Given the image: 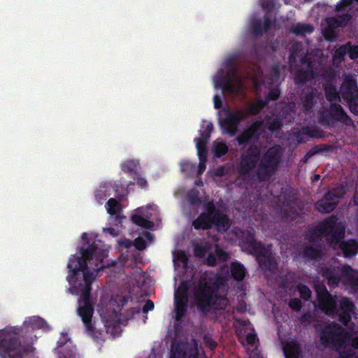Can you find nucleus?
Segmentation results:
<instances>
[{
    "label": "nucleus",
    "instance_id": "nucleus-1",
    "mask_svg": "<svg viewBox=\"0 0 358 358\" xmlns=\"http://www.w3.org/2000/svg\"><path fill=\"white\" fill-rule=\"evenodd\" d=\"M81 238L86 241L88 246L87 248H80L79 254L73 255L69 258L67 265L69 271L66 280L71 285L69 292L73 294L80 295L77 313L80 317L87 332L92 336L95 334V327L92 320L94 310L91 303L92 284L97 273L104 266H96L93 268L92 271L90 270L87 262L93 259L98 246L94 242L90 244L86 233H83Z\"/></svg>",
    "mask_w": 358,
    "mask_h": 358
},
{
    "label": "nucleus",
    "instance_id": "nucleus-2",
    "mask_svg": "<svg viewBox=\"0 0 358 358\" xmlns=\"http://www.w3.org/2000/svg\"><path fill=\"white\" fill-rule=\"evenodd\" d=\"M282 155L283 149L280 145L268 148L262 155L260 148L251 144L241 156L238 173L241 176H250L255 171L254 176L259 182L268 181L278 171Z\"/></svg>",
    "mask_w": 358,
    "mask_h": 358
},
{
    "label": "nucleus",
    "instance_id": "nucleus-3",
    "mask_svg": "<svg viewBox=\"0 0 358 358\" xmlns=\"http://www.w3.org/2000/svg\"><path fill=\"white\" fill-rule=\"evenodd\" d=\"M224 285V279L217 274L202 275L194 294L199 309L203 312L225 309L227 299L219 294V289Z\"/></svg>",
    "mask_w": 358,
    "mask_h": 358
},
{
    "label": "nucleus",
    "instance_id": "nucleus-4",
    "mask_svg": "<svg viewBox=\"0 0 358 358\" xmlns=\"http://www.w3.org/2000/svg\"><path fill=\"white\" fill-rule=\"evenodd\" d=\"M33 348L22 345L15 329H0V358H31Z\"/></svg>",
    "mask_w": 358,
    "mask_h": 358
},
{
    "label": "nucleus",
    "instance_id": "nucleus-5",
    "mask_svg": "<svg viewBox=\"0 0 358 358\" xmlns=\"http://www.w3.org/2000/svg\"><path fill=\"white\" fill-rule=\"evenodd\" d=\"M345 231V226L338 222L335 215H331L310 231L306 239L310 243H315L320 238L326 237L327 243L335 246L341 239H343Z\"/></svg>",
    "mask_w": 358,
    "mask_h": 358
},
{
    "label": "nucleus",
    "instance_id": "nucleus-6",
    "mask_svg": "<svg viewBox=\"0 0 358 358\" xmlns=\"http://www.w3.org/2000/svg\"><path fill=\"white\" fill-rule=\"evenodd\" d=\"M350 338V333L338 324L332 322L322 329L320 342L324 348L338 351L349 345Z\"/></svg>",
    "mask_w": 358,
    "mask_h": 358
},
{
    "label": "nucleus",
    "instance_id": "nucleus-7",
    "mask_svg": "<svg viewBox=\"0 0 358 358\" xmlns=\"http://www.w3.org/2000/svg\"><path fill=\"white\" fill-rule=\"evenodd\" d=\"M337 122L346 126L353 125L352 120L340 104L331 103L328 110L320 112L319 122L322 126L331 127Z\"/></svg>",
    "mask_w": 358,
    "mask_h": 358
},
{
    "label": "nucleus",
    "instance_id": "nucleus-8",
    "mask_svg": "<svg viewBox=\"0 0 358 358\" xmlns=\"http://www.w3.org/2000/svg\"><path fill=\"white\" fill-rule=\"evenodd\" d=\"M343 99L348 103L350 111L358 115V87L357 82L350 76L345 78L340 87Z\"/></svg>",
    "mask_w": 358,
    "mask_h": 358
},
{
    "label": "nucleus",
    "instance_id": "nucleus-9",
    "mask_svg": "<svg viewBox=\"0 0 358 358\" xmlns=\"http://www.w3.org/2000/svg\"><path fill=\"white\" fill-rule=\"evenodd\" d=\"M346 187L340 185L327 192L323 198L317 203V208L323 213H329L335 210L339 200L346 194Z\"/></svg>",
    "mask_w": 358,
    "mask_h": 358
},
{
    "label": "nucleus",
    "instance_id": "nucleus-10",
    "mask_svg": "<svg viewBox=\"0 0 358 358\" xmlns=\"http://www.w3.org/2000/svg\"><path fill=\"white\" fill-rule=\"evenodd\" d=\"M245 114L242 110H231L229 108L224 110V117L220 119V125L222 132L234 136L241 122L245 119Z\"/></svg>",
    "mask_w": 358,
    "mask_h": 358
},
{
    "label": "nucleus",
    "instance_id": "nucleus-11",
    "mask_svg": "<svg viewBox=\"0 0 358 358\" xmlns=\"http://www.w3.org/2000/svg\"><path fill=\"white\" fill-rule=\"evenodd\" d=\"M259 266L264 270L274 272L277 269L278 262L271 250V245H264L257 253L253 255Z\"/></svg>",
    "mask_w": 358,
    "mask_h": 358
},
{
    "label": "nucleus",
    "instance_id": "nucleus-12",
    "mask_svg": "<svg viewBox=\"0 0 358 358\" xmlns=\"http://www.w3.org/2000/svg\"><path fill=\"white\" fill-rule=\"evenodd\" d=\"M315 291L320 308L327 314L334 313L337 309L336 297L324 285L316 287Z\"/></svg>",
    "mask_w": 358,
    "mask_h": 358
},
{
    "label": "nucleus",
    "instance_id": "nucleus-13",
    "mask_svg": "<svg viewBox=\"0 0 358 358\" xmlns=\"http://www.w3.org/2000/svg\"><path fill=\"white\" fill-rule=\"evenodd\" d=\"M213 201L205 206V210L192 222V227L196 230H209L212 229Z\"/></svg>",
    "mask_w": 358,
    "mask_h": 358
},
{
    "label": "nucleus",
    "instance_id": "nucleus-14",
    "mask_svg": "<svg viewBox=\"0 0 358 358\" xmlns=\"http://www.w3.org/2000/svg\"><path fill=\"white\" fill-rule=\"evenodd\" d=\"M212 228L220 233L226 232L231 227V222L229 216L215 207L213 202Z\"/></svg>",
    "mask_w": 358,
    "mask_h": 358
},
{
    "label": "nucleus",
    "instance_id": "nucleus-15",
    "mask_svg": "<svg viewBox=\"0 0 358 358\" xmlns=\"http://www.w3.org/2000/svg\"><path fill=\"white\" fill-rule=\"evenodd\" d=\"M241 234L240 245L248 253L253 255L264 245L262 243L257 241L253 231H243Z\"/></svg>",
    "mask_w": 358,
    "mask_h": 358
},
{
    "label": "nucleus",
    "instance_id": "nucleus-16",
    "mask_svg": "<svg viewBox=\"0 0 358 358\" xmlns=\"http://www.w3.org/2000/svg\"><path fill=\"white\" fill-rule=\"evenodd\" d=\"M215 86L220 87L223 92L231 94H237L243 89V83L241 79H236V82H231L225 75L220 76L215 82Z\"/></svg>",
    "mask_w": 358,
    "mask_h": 358
},
{
    "label": "nucleus",
    "instance_id": "nucleus-17",
    "mask_svg": "<svg viewBox=\"0 0 358 358\" xmlns=\"http://www.w3.org/2000/svg\"><path fill=\"white\" fill-rule=\"evenodd\" d=\"M355 303L348 297L341 298L338 321L347 326L352 320V315L355 313Z\"/></svg>",
    "mask_w": 358,
    "mask_h": 358
},
{
    "label": "nucleus",
    "instance_id": "nucleus-18",
    "mask_svg": "<svg viewBox=\"0 0 358 358\" xmlns=\"http://www.w3.org/2000/svg\"><path fill=\"white\" fill-rule=\"evenodd\" d=\"M317 76L316 71L313 69V64L308 62V69L300 68L296 70L294 75V83L297 85H304L305 83L314 80Z\"/></svg>",
    "mask_w": 358,
    "mask_h": 358
},
{
    "label": "nucleus",
    "instance_id": "nucleus-19",
    "mask_svg": "<svg viewBox=\"0 0 358 358\" xmlns=\"http://www.w3.org/2000/svg\"><path fill=\"white\" fill-rule=\"evenodd\" d=\"M259 124L254 122L246 127L237 137L236 141L239 145H244L249 143L252 138H258V130Z\"/></svg>",
    "mask_w": 358,
    "mask_h": 358
},
{
    "label": "nucleus",
    "instance_id": "nucleus-20",
    "mask_svg": "<svg viewBox=\"0 0 358 358\" xmlns=\"http://www.w3.org/2000/svg\"><path fill=\"white\" fill-rule=\"evenodd\" d=\"M317 99V90L312 87L304 89V94L301 96L303 107L305 111L310 112L313 108Z\"/></svg>",
    "mask_w": 358,
    "mask_h": 358
},
{
    "label": "nucleus",
    "instance_id": "nucleus-21",
    "mask_svg": "<svg viewBox=\"0 0 358 358\" xmlns=\"http://www.w3.org/2000/svg\"><path fill=\"white\" fill-rule=\"evenodd\" d=\"M66 336L61 337L57 341L56 350L57 351L58 358H77L78 355L69 345L67 344L69 340Z\"/></svg>",
    "mask_w": 358,
    "mask_h": 358
},
{
    "label": "nucleus",
    "instance_id": "nucleus-22",
    "mask_svg": "<svg viewBox=\"0 0 358 358\" xmlns=\"http://www.w3.org/2000/svg\"><path fill=\"white\" fill-rule=\"evenodd\" d=\"M335 245H332L334 248L336 246L342 251L344 257H350L355 256L358 253V241L356 239H350L348 241H341Z\"/></svg>",
    "mask_w": 358,
    "mask_h": 358
},
{
    "label": "nucleus",
    "instance_id": "nucleus-23",
    "mask_svg": "<svg viewBox=\"0 0 358 358\" xmlns=\"http://www.w3.org/2000/svg\"><path fill=\"white\" fill-rule=\"evenodd\" d=\"M285 358H301L302 349L296 341H287L282 348Z\"/></svg>",
    "mask_w": 358,
    "mask_h": 358
},
{
    "label": "nucleus",
    "instance_id": "nucleus-24",
    "mask_svg": "<svg viewBox=\"0 0 358 358\" xmlns=\"http://www.w3.org/2000/svg\"><path fill=\"white\" fill-rule=\"evenodd\" d=\"M231 278L236 281H242L246 274V269L243 264L238 262H233L230 266Z\"/></svg>",
    "mask_w": 358,
    "mask_h": 358
},
{
    "label": "nucleus",
    "instance_id": "nucleus-25",
    "mask_svg": "<svg viewBox=\"0 0 358 358\" xmlns=\"http://www.w3.org/2000/svg\"><path fill=\"white\" fill-rule=\"evenodd\" d=\"M302 256L308 260H317L320 259L322 256L321 245L320 244L317 248L311 245L305 246L302 251Z\"/></svg>",
    "mask_w": 358,
    "mask_h": 358
},
{
    "label": "nucleus",
    "instance_id": "nucleus-26",
    "mask_svg": "<svg viewBox=\"0 0 358 358\" xmlns=\"http://www.w3.org/2000/svg\"><path fill=\"white\" fill-rule=\"evenodd\" d=\"M324 90L326 99L330 103L340 101V92L337 91L336 86L332 83L327 82L324 85Z\"/></svg>",
    "mask_w": 358,
    "mask_h": 358
},
{
    "label": "nucleus",
    "instance_id": "nucleus-27",
    "mask_svg": "<svg viewBox=\"0 0 358 358\" xmlns=\"http://www.w3.org/2000/svg\"><path fill=\"white\" fill-rule=\"evenodd\" d=\"M106 206L108 213L110 215H115L116 220L120 219L119 222H120L122 218L120 216V213L122 210L120 202L114 198H110L108 200Z\"/></svg>",
    "mask_w": 358,
    "mask_h": 358
},
{
    "label": "nucleus",
    "instance_id": "nucleus-28",
    "mask_svg": "<svg viewBox=\"0 0 358 358\" xmlns=\"http://www.w3.org/2000/svg\"><path fill=\"white\" fill-rule=\"evenodd\" d=\"M188 299H175L176 318L180 320L185 316L187 310Z\"/></svg>",
    "mask_w": 358,
    "mask_h": 358
},
{
    "label": "nucleus",
    "instance_id": "nucleus-29",
    "mask_svg": "<svg viewBox=\"0 0 358 358\" xmlns=\"http://www.w3.org/2000/svg\"><path fill=\"white\" fill-rule=\"evenodd\" d=\"M313 31V27L308 24L297 23L290 29V32L296 36H302L306 34H310Z\"/></svg>",
    "mask_w": 358,
    "mask_h": 358
},
{
    "label": "nucleus",
    "instance_id": "nucleus-30",
    "mask_svg": "<svg viewBox=\"0 0 358 358\" xmlns=\"http://www.w3.org/2000/svg\"><path fill=\"white\" fill-rule=\"evenodd\" d=\"M131 220L135 224L145 229H150L154 226V222L152 221L148 220L138 214L132 215Z\"/></svg>",
    "mask_w": 358,
    "mask_h": 358
},
{
    "label": "nucleus",
    "instance_id": "nucleus-31",
    "mask_svg": "<svg viewBox=\"0 0 358 358\" xmlns=\"http://www.w3.org/2000/svg\"><path fill=\"white\" fill-rule=\"evenodd\" d=\"M323 276L327 279L329 286L335 287L338 286L341 282L340 276L335 273L334 269L326 268L324 271Z\"/></svg>",
    "mask_w": 358,
    "mask_h": 358
},
{
    "label": "nucleus",
    "instance_id": "nucleus-32",
    "mask_svg": "<svg viewBox=\"0 0 358 358\" xmlns=\"http://www.w3.org/2000/svg\"><path fill=\"white\" fill-rule=\"evenodd\" d=\"M203 130H200L201 137L195 138V141L206 144L213 131V124L212 122H208L205 127L203 126Z\"/></svg>",
    "mask_w": 358,
    "mask_h": 358
},
{
    "label": "nucleus",
    "instance_id": "nucleus-33",
    "mask_svg": "<svg viewBox=\"0 0 358 358\" xmlns=\"http://www.w3.org/2000/svg\"><path fill=\"white\" fill-rule=\"evenodd\" d=\"M229 151V148L224 142L215 141L213 145V152L215 157L220 158Z\"/></svg>",
    "mask_w": 358,
    "mask_h": 358
},
{
    "label": "nucleus",
    "instance_id": "nucleus-34",
    "mask_svg": "<svg viewBox=\"0 0 358 358\" xmlns=\"http://www.w3.org/2000/svg\"><path fill=\"white\" fill-rule=\"evenodd\" d=\"M303 132H298L296 135L297 141L299 143H305L307 141L304 138L305 134L306 136H308L309 137H312V138L318 137L317 134L319 131L317 129H312L309 127H306V128L303 129Z\"/></svg>",
    "mask_w": 358,
    "mask_h": 358
},
{
    "label": "nucleus",
    "instance_id": "nucleus-35",
    "mask_svg": "<svg viewBox=\"0 0 358 358\" xmlns=\"http://www.w3.org/2000/svg\"><path fill=\"white\" fill-rule=\"evenodd\" d=\"M110 186L108 185H101L95 192V198L96 201L101 203L103 200H106L108 196L110 195L109 190Z\"/></svg>",
    "mask_w": 358,
    "mask_h": 358
},
{
    "label": "nucleus",
    "instance_id": "nucleus-36",
    "mask_svg": "<svg viewBox=\"0 0 358 358\" xmlns=\"http://www.w3.org/2000/svg\"><path fill=\"white\" fill-rule=\"evenodd\" d=\"M189 297V286L185 281L182 282L175 292L174 298L187 299Z\"/></svg>",
    "mask_w": 358,
    "mask_h": 358
},
{
    "label": "nucleus",
    "instance_id": "nucleus-37",
    "mask_svg": "<svg viewBox=\"0 0 358 358\" xmlns=\"http://www.w3.org/2000/svg\"><path fill=\"white\" fill-rule=\"evenodd\" d=\"M28 322L33 329H45L48 327L45 320L38 316L31 317Z\"/></svg>",
    "mask_w": 358,
    "mask_h": 358
},
{
    "label": "nucleus",
    "instance_id": "nucleus-38",
    "mask_svg": "<svg viewBox=\"0 0 358 358\" xmlns=\"http://www.w3.org/2000/svg\"><path fill=\"white\" fill-rule=\"evenodd\" d=\"M251 29L255 36H262L265 32L261 20H255L251 23Z\"/></svg>",
    "mask_w": 358,
    "mask_h": 358
},
{
    "label": "nucleus",
    "instance_id": "nucleus-39",
    "mask_svg": "<svg viewBox=\"0 0 358 358\" xmlns=\"http://www.w3.org/2000/svg\"><path fill=\"white\" fill-rule=\"evenodd\" d=\"M296 287L301 299L305 301H308L310 299L312 292L307 285L299 283Z\"/></svg>",
    "mask_w": 358,
    "mask_h": 358
},
{
    "label": "nucleus",
    "instance_id": "nucleus-40",
    "mask_svg": "<svg viewBox=\"0 0 358 358\" xmlns=\"http://www.w3.org/2000/svg\"><path fill=\"white\" fill-rule=\"evenodd\" d=\"M122 171L133 176L137 175L136 164L134 161L129 160L122 165Z\"/></svg>",
    "mask_w": 358,
    "mask_h": 358
},
{
    "label": "nucleus",
    "instance_id": "nucleus-41",
    "mask_svg": "<svg viewBox=\"0 0 358 358\" xmlns=\"http://www.w3.org/2000/svg\"><path fill=\"white\" fill-rule=\"evenodd\" d=\"M196 149L199 159L201 160H206L207 161V148L206 144L203 143H198L196 142Z\"/></svg>",
    "mask_w": 358,
    "mask_h": 358
},
{
    "label": "nucleus",
    "instance_id": "nucleus-42",
    "mask_svg": "<svg viewBox=\"0 0 358 358\" xmlns=\"http://www.w3.org/2000/svg\"><path fill=\"white\" fill-rule=\"evenodd\" d=\"M348 55L350 59L355 60L358 58V45H352L351 43H348Z\"/></svg>",
    "mask_w": 358,
    "mask_h": 358
},
{
    "label": "nucleus",
    "instance_id": "nucleus-43",
    "mask_svg": "<svg viewBox=\"0 0 358 358\" xmlns=\"http://www.w3.org/2000/svg\"><path fill=\"white\" fill-rule=\"evenodd\" d=\"M224 75L231 82H236V79H241L238 75V69L235 66H233L231 69L227 70Z\"/></svg>",
    "mask_w": 358,
    "mask_h": 358
},
{
    "label": "nucleus",
    "instance_id": "nucleus-44",
    "mask_svg": "<svg viewBox=\"0 0 358 358\" xmlns=\"http://www.w3.org/2000/svg\"><path fill=\"white\" fill-rule=\"evenodd\" d=\"M262 107L258 104H252L250 105L247 110H242L245 113V118L248 117L250 115H257L261 111Z\"/></svg>",
    "mask_w": 358,
    "mask_h": 358
},
{
    "label": "nucleus",
    "instance_id": "nucleus-45",
    "mask_svg": "<svg viewBox=\"0 0 358 358\" xmlns=\"http://www.w3.org/2000/svg\"><path fill=\"white\" fill-rule=\"evenodd\" d=\"M282 127V124L281 122V121L278 119V118H275V119H273L272 120L271 122H269L268 123V129L270 130L271 131H278L281 127Z\"/></svg>",
    "mask_w": 358,
    "mask_h": 358
},
{
    "label": "nucleus",
    "instance_id": "nucleus-46",
    "mask_svg": "<svg viewBox=\"0 0 358 358\" xmlns=\"http://www.w3.org/2000/svg\"><path fill=\"white\" fill-rule=\"evenodd\" d=\"M171 358H199V357L196 354L193 355H188L185 351L179 348H176Z\"/></svg>",
    "mask_w": 358,
    "mask_h": 358
},
{
    "label": "nucleus",
    "instance_id": "nucleus-47",
    "mask_svg": "<svg viewBox=\"0 0 358 358\" xmlns=\"http://www.w3.org/2000/svg\"><path fill=\"white\" fill-rule=\"evenodd\" d=\"M339 354V358H352L355 356V352L352 349H341L337 351Z\"/></svg>",
    "mask_w": 358,
    "mask_h": 358
},
{
    "label": "nucleus",
    "instance_id": "nucleus-48",
    "mask_svg": "<svg viewBox=\"0 0 358 358\" xmlns=\"http://www.w3.org/2000/svg\"><path fill=\"white\" fill-rule=\"evenodd\" d=\"M289 306L290 308L295 311H299L302 308V303L298 298L291 299L289 301Z\"/></svg>",
    "mask_w": 358,
    "mask_h": 358
},
{
    "label": "nucleus",
    "instance_id": "nucleus-49",
    "mask_svg": "<svg viewBox=\"0 0 358 358\" xmlns=\"http://www.w3.org/2000/svg\"><path fill=\"white\" fill-rule=\"evenodd\" d=\"M280 95V90L278 89V88H275V89L271 90L268 92L266 99L268 101H276V100H278L279 99Z\"/></svg>",
    "mask_w": 358,
    "mask_h": 358
},
{
    "label": "nucleus",
    "instance_id": "nucleus-50",
    "mask_svg": "<svg viewBox=\"0 0 358 358\" xmlns=\"http://www.w3.org/2000/svg\"><path fill=\"white\" fill-rule=\"evenodd\" d=\"M337 18L338 20V24L341 25V27H345L351 20L352 17L349 13H344L337 16Z\"/></svg>",
    "mask_w": 358,
    "mask_h": 358
},
{
    "label": "nucleus",
    "instance_id": "nucleus-51",
    "mask_svg": "<svg viewBox=\"0 0 358 358\" xmlns=\"http://www.w3.org/2000/svg\"><path fill=\"white\" fill-rule=\"evenodd\" d=\"M217 258L221 262H227L229 259V255L222 248H217L215 250Z\"/></svg>",
    "mask_w": 358,
    "mask_h": 358
},
{
    "label": "nucleus",
    "instance_id": "nucleus-52",
    "mask_svg": "<svg viewBox=\"0 0 358 358\" xmlns=\"http://www.w3.org/2000/svg\"><path fill=\"white\" fill-rule=\"evenodd\" d=\"M188 200L191 204H199L201 203V199L198 192H190L187 194Z\"/></svg>",
    "mask_w": 358,
    "mask_h": 358
},
{
    "label": "nucleus",
    "instance_id": "nucleus-53",
    "mask_svg": "<svg viewBox=\"0 0 358 358\" xmlns=\"http://www.w3.org/2000/svg\"><path fill=\"white\" fill-rule=\"evenodd\" d=\"M132 178L140 187L145 188L147 187L148 182L146 179L145 178L141 177L138 173L137 175L132 176Z\"/></svg>",
    "mask_w": 358,
    "mask_h": 358
},
{
    "label": "nucleus",
    "instance_id": "nucleus-54",
    "mask_svg": "<svg viewBox=\"0 0 358 358\" xmlns=\"http://www.w3.org/2000/svg\"><path fill=\"white\" fill-rule=\"evenodd\" d=\"M134 245L138 250H143L146 248V243L141 237H138L134 241Z\"/></svg>",
    "mask_w": 358,
    "mask_h": 358
},
{
    "label": "nucleus",
    "instance_id": "nucleus-55",
    "mask_svg": "<svg viewBox=\"0 0 358 358\" xmlns=\"http://www.w3.org/2000/svg\"><path fill=\"white\" fill-rule=\"evenodd\" d=\"M348 54V45L347 44L341 45L337 48L335 51V56L336 57L343 59L345 55Z\"/></svg>",
    "mask_w": 358,
    "mask_h": 358
},
{
    "label": "nucleus",
    "instance_id": "nucleus-56",
    "mask_svg": "<svg viewBox=\"0 0 358 358\" xmlns=\"http://www.w3.org/2000/svg\"><path fill=\"white\" fill-rule=\"evenodd\" d=\"M353 2V0H341L336 6V10L341 11L344 10L347 6H350Z\"/></svg>",
    "mask_w": 358,
    "mask_h": 358
},
{
    "label": "nucleus",
    "instance_id": "nucleus-57",
    "mask_svg": "<svg viewBox=\"0 0 358 358\" xmlns=\"http://www.w3.org/2000/svg\"><path fill=\"white\" fill-rule=\"evenodd\" d=\"M262 25L265 32H267L273 26V22L267 14L264 16Z\"/></svg>",
    "mask_w": 358,
    "mask_h": 358
},
{
    "label": "nucleus",
    "instance_id": "nucleus-58",
    "mask_svg": "<svg viewBox=\"0 0 358 358\" xmlns=\"http://www.w3.org/2000/svg\"><path fill=\"white\" fill-rule=\"evenodd\" d=\"M206 263L209 266H215L217 264V257L216 255L210 253L208 255L206 259Z\"/></svg>",
    "mask_w": 358,
    "mask_h": 358
},
{
    "label": "nucleus",
    "instance_id": "nucleus-59",
    "mask_svg": "<svg viewBox=\"0 0 358 358\" xmlns=\"http://www.w3.org/2000/svg\"><path fill=\"white\" fill-rule=\"evenodd\" d=\"M204 343L210 350H214L217 347V343L210 336H204Z\"/></svg>",
    "mask_w": 358,
    "mask_h": 358
},
{
    "label": "nucleus",
    "instance_id": "nucleus-60",
    "mask_svg": "<svg viewBox=\"0 0 358 358\" xmlns=\"http://www.w3.org/2000/svg\"><path fill=\"white\" fill-rule=\"evenodd\" d=\"M327 24L329 27L333 28V29L341 27V25L338 24V20L337 17L328 18Z\"/></svg>",
    "mask_w": 358,
    "mask_h": 358
},
{
    "label": "nucleus",
    "instance_id": "nucleus-61",
    "mask_svg": "<svg viewBox=\"0 0 358 358\" xmlns=\"http://www.w3.org/2000/svg\"><path fill=\"white\" fill-rule=\"evenodd\" d=\"M154 306V303L151 300L148 299L146 301L145 305L143 306L142 312L143 313H147L148 311L153 310Z\"/></svg>",
    "mask_w": 358,
    "mask_h": 358
},
{
    "label": "nucleus",
    "instance_id": "nucleus-62",
    "mask_svg": "<svg viewBox=\"0 0 358 358\" xmlns=\"http://www.w3.org/2000/svg\"><path fill=\"white\" fill-rule=\"evenodd\" d=\"M275 6L274 0H265L262 3V7L264 9L271 10Z\"/></svg>",
    "mask_w": 358,
    "mask_h": 358
},
{
    "label": "nucleus",
    "instance_id": "nucleus-63",
    "mask_svg": "<svg viewBox=\"0 0 358 358\" xmlns=\"http://www.w3.org/2000/svg\"><path fill=\"white\" fill-rule=\"evenodd\" d=\"M214 107L216 109H220L222 106V100L220 96L215 95L213 97Z\"/></svg>",
    "mask_w": 358,
    "mask_h": 358
},
{
    "label": "nucleus",
    "instance_id": "nucleus-64",
    "mask_svg": "<svg viewBox=\"0 0 358 358\" xmlns=\"http://www.w3.org/2000/svg\"><path fill=\"white\" fill-rule=\"evenodd\" d=\"M206 167V160H202V159L199 160L197 174L198 175L202 174L204 172Z\"/></svg>",
    "mask_w": 358,
    "mask_h": 358
}]
</instances>
